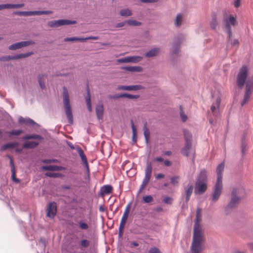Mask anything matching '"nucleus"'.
Returning a JSON list of instances; mask_svg holds the SVG:
<instances>
[{
	"mask_svg": "<svg viewBox=\"0 0 253 253\" xmlns=\"http://www.w3.org/2000/svg\"><path fill=\"white\" fill-rule=\"evenodd\" d=\"M19 143L17 142H11L9 143H7L2 146H1L0 148V150L1 151H3L6 150L7 149H12L15 147H17L19 146Z\"/></svg>",
	"mask_w": 253,
	"mask_h": 253,
	"instance_id": "obj_24",
	"label": "nucleus"
},
{
	"mask_svg": "<svg viewBox=\"0 0 253 253\" xmlns=\"http://www.w3.org/2000/svg\"><path fill=\"white\" fill-rule=\"evenodd\" d=\"M24 6V3L12 4V8H19Z\"/></svg>",
	"mask_w": 253,
	"mask_h": 253,
	"instance_id": "obj_63",
	"label": "nucleus"
},
{
	"mask_svg": "<svg viewBox=\"0 0 253 253\" xmlns=\"http://www.w3.org/2000/svg\"><path fill=\"white\" fill-rule=\"evenodd\" d=\"M211 27L212 29H215L218 25V22L216 17H213L210 23Z\"/></svg>",
	"mask_w": 253,
	"mask_h": 253,
	"instance_id": "obj_46",
	"label": "nucleus"
},
{
	"mask_svg": "<svg viewBox=\"0 0 253 253\" xmlns=\"http://www.w3.org/2000/svg\"><path fill=\"white\" fill-rule=\"evenodd\" d=\"M126 23L129 25L131 26H138L141 25V22L137 21L135 20L130 19L126 21Z\"/></svg>",
	"mask_w": 253,
	"mask_h": 253,
	"instance_id": "obj_43",
	"label": "nucleus"
},
{
	"mask_svg": "<svg viewBox=\"0 0 253 253\" xmlns=\"http://www.w3.org/2000/svg\"><path fill=\"white\" fill-rule=\"evenodd\" d=\"M39 145V142L36 141H25L22 145V148H16L15 152L21 153L23 151V149H33L37 147Z\"/></svg>",
	"mask_w": 253,
	"mask_h": 253,
	"instance_id": "obj_12",
	"label": "nucleus"
},
{
	"mask_svg": "<svg viewBox=\"0 0 253 253\" xmlns=\"http://www.w3.org/2000/svg\"><path fill=\"white\" fill-rule=\"evenodd\" d=\"M33 54L34 52L33 51H30L27 53L17 54L14 55H4L0 57V61L2 62H6L11 60H18L28 57Z\"/></svg>",
	"mask_w": 253,
	"mask_h": 253,
	"instance_id": "obj_6",
	"label": "nucleus"
},
{
	"mask_svg": "<svg viewBox=\"0 0 253 253\" xmlns=\"http://www.w3.org/2000/svg\"><path fill=\"white\" fill-rule=\"evenodd\" d=\"M68 177L69 178H70L71 180L73 182L79 181V179H78V178L77 177V176H74V175L72 176V175H71V174H69L68 176Z\"/></svg>",
	"mask_w": 253,
	"mask_h": 253,
	"instance_id": "obj_60",
	"label": "nucleus"
},
{
	"mask_svg": "<svg viewBox=\"0 0 253 253\" xmlns=\"http://www.w3.org/2000/svg\"><path fill=\"white\" fill-rule=\"evenodd\" d=\"M85 169H86L87 175H89V165L87 162V160L85 155L84 154L82 149L79 146H77L76 148Z\"/></svg>",
	"mask_w": 253,
	"mask_h": 253,
	"instance_id": "obj_10",
	"label": "nucleus"
},
{
	"mask_svg": "<svg viewBox=\"0 0 253 253\" xmlns=\"http://www.w3.org/2000/svg\"><path fill=\"white\" fill-rule=\"evenodd\" d=\"M182 21V15L181 13H178L177 15L176 19L174 21V24L176 27H179L181 26Z\"/></svg>",
	"mask_w": 253,
	"mask_h": 253,
	"instance_id": "obj_40",
	"label": "nucleus"
},
{
	"mask_svg": "<svg viewBox=\"0 0 253 253\" xmlns=\"http://www.w3.org/2000/svg\"><path fill=\"white\" fill-rule=\"evenodd\" d=\"M78 223L79 227L83 230H87L88 228V225L83 220H80Z\"/></svg>",
	"mask_w": 253,
	"mask_h": 253,
	"instance_id": "obj_47",
	"label": "nucleus"
},
{
	"mask_svg": "<svg viewBox=\"0 0 253 253\" xmlns=\"http://www.w3.org/2000/svg\"><path fill=\"white\" fill-rule=\"evenodd\" d=\"M35 42L32 40L22 41L12 44L9 46L8 49L11 50H15L23 47L35 44Z\"/></svg>",
	"mask_w": 253,
	"mask_h": 253,
	"instance_id": "obj_8",
	"label": "nucleus"
},
{
	"mask_svg": "<svg viewBox=\"0 0 253 253\" xmlns=\"http://www.w3.org/2000/svg\"><path fill=\"white\" fill-rule=\"evenodd\" d=\"M87 95L85 97L86 106L88 112H91L92 110L91 102V96L89 87L87 86L86 88Z\"/></svg>",
	"mask_w": 253,
	"mask_h": 253,
	"instance_id": "obj_26",
	"label": "nucleus"
},
{
	"mask_svg": "<svg viewBox=\"0 0 253 253\" xmlns=\"http://www.w3.org/2000/svg\"><path fill=\"white\" fill-rule=\"evenodd\" d=\"M120 14L122 16L127 17L132 15V12L128 8L123 9L120 10Z\"/></svg>",
	"mask_w": 253,
	"mask_h": 253,
	"instance_id": "obj_39",
	"label": "nucleus"
},
{
	"mask_svg": "<svg viewBox=\"0 0 253 253\" xmlns=\"http://www.w3.org/2000/svg\"><path fill=\"white\" fill-rule=\"evenodd\" d=\"M180 118L181 119V121L183 122H185L187 119V116L184 114L183 111V109H182V107H181V106H180Z\"/></svg>",
	"mask_w": 253,
	"mask_h": 253,
	"instance_id": "obj_48",
	"label": "nucleus"
},
{
	"mask_svg": "<svg viewBox=\"0 0 253 253\" xmlns=\"http://www.w3.org/2000/svg\"><path fill=\"white\" fill-rule=\"evenodd\" d=\"M101 190L102 194H109L112 192L113 187L110 185H105L102 187Z\"/></svg>",
	"mask_w": 253,
	"mask_h": 253,
	"instance_id": "obj_36",
	"label": "nucleus"
},
{
	"mask_svg": "<svg viewBox=\"0 0 253 253\" xmlns=\"http://www.w3.org/2000/svg\"><path fill=\"white\" fill-rule=\"evenodd\" d=\"M125 227H123V226H119V235H118V236H119V238H122L123 237V230H124V228Z\"/></svg>",
	"mask_w": 253,
	"mask_h": 253,
	"instance_id": "obj_61",
	"label": "nucleus"
},
{
	"mask_svg": "<svg viewBox=\"0 0 253 253\" xmlns=\"http://www.w3.org/2000/svg\"><path fill=\"white\" fill-rule=\"evenodd\" d=\"M39 243L41 244L42 247L45 249L46 245V241L45 238L42 237L39 240Z\"/></svg>",
	"mask_w": 253,
	"mask_h": 253,
	"instance_id": "obj_54",
	"label": "nucleus"
},
{
	"mask_svg": "<svg viewBox=\"0 0 253 253\" xmlns=\"http://www.w3.org/2000/svg\"><path fill=\"white\" fill-rule=\"evenodd\" d=\"M23 132L22 129H13L9 132V135L11 136H18Z\"/></svg>",
	"mask_w": 253,
	"mask_h": 253,
	"instance_id": "obj_44",
	"label": "nucleus"
},
{
	"mask_svg": "<svg viewBox=\"0 0 253 253\" xmlns=\"http://www.w3.org/2000/svg\"><path fill=\"white\" fill-rule=\"evenodd\" d=\"M148 253H160L159 249L156 247L151 248L148 251Z\"/></svg>",
	"mask_w": 253,
	"mask_h": 253,
	"instance_id": "obj_58",
	"label": "nucleus"
},
{
	"mask_svg": "<svg viewBox=\"0 0 253 253\" xmlns=\"http://www.w3.org/2000/svg\"><path fill=\"white\" fill-rule=\"evenodd\" d=\"M121 69L125 70L129 72H140L142 71V68L140 66H124L122 67Z\"/></svg>",
	"mask_w": 253,
	"mask_h": 253,
	"instance_id": "obj_28",
	"label": "nucleus"
},
{
	"mask_svg": "<svg viewBox=\"0 0 253 253\" xmlns=\"http://www.w3.org/2000/svg\"><path fill=\"white\" fill-rule=\"evenodd\" d=\"M182 41V37L181 36H177L175 37L173 41L172 51L173 55H177L180 51V46Z\"/></svg>",
	"mask_w": 253,
	"mask_h": 253,
	"instance_id": "obj_11",
	"label": "nucleus"
},
{
	"mask_svg": "<svg viewBox=\"0 0 253 253\" xmlns=\"http://www.w3.org/2000/svg\"><path fill=\"white\" fill-rule=\"evenodd\" d=\"M185 190V203H187L189 201L193 190V186L191 184H188Z\"/></svg>",
	"mask_w": 253,
	"mask_h": 253,
	"instance_id": "obj_25",
	"label": "nucleus"
},
{
	"mask_svg": "<svg viewBox=\"0 0 253 253\" xmlns=\"http://www.w3.org/2000/svg\"><path fill=\"white\" fill-rule=\"evenodd\" d=\"M47 77V76L45 74L39 75L38 76V80L41 89H43L45 88V84L44 79Z\"/></svg>",
	"mask_w": 253,
	"mask_h": 253,
	"instance_id": "obj_35",
	"label": "nucleus"
},
{
	"mask_svg": "<svg viewBox=\"0 0 253 253\" xmlns=\"http://www.w3.org/2000/svg\"><path fill=\"white\" fill-rule=\"evenodd\" d=\"M208 176L207 172L205 169H202L198 174L196 182L207 183Z\"/></svg>",
	"mask_w": 253,
	"mask_h": 253,
	"instance_id": "obj_22",
	"label": "nucleus"
},
{
	"mask_svg": "<svg viewBox=\"0 0 253 253\" xmlns=\"http://www.w3.org/2000/svg\"><path fill=\"white\" fill-rule=\"evenodd\" d=\"M143 87L141 85H119L118 86V89L124 90H138L142 89Z\"/></svg>",
	"mask_w": 253,
	"mask_h": 253,
	"instance_id": "obj_18",
	"label": "nucleus"
},
{
	"mask_svg": "<svg viewBox=\"0 0 253 253\" xmlns=\"http://www.w3.org/2000/svg\"><path fill=\"white\" fill-rule=\"evenodd\" d=\"M90 245V241L87 239H83L80 243V248L82 250L87 248Z\"/></svg>",
	"mask_w": 253,
	"mask_h": 253,
	"instance_id": "obj_38",
	"label": "nucleus"
},
{
	"mask_svg": "<svg viewBox=\"0 0 253 253\" xmlns=\"http://www.w3.org/2000/svg\"><path fill=\"white\" fill-rule=\"evenodd\" d=\"M56 204L55 202L50 203L47 209V216L53 218L56 214Z\"/></svg>",
	"mask_w": 253,
	"mask_h": 253,
	"instance_id": "obj_15",
	"label": "nucleus"
},
{
	"mask_svg": "<svg viewBox=\"0 0 253 253\" xmlns=\"http://www.w3.org/2000/svg\"><path fill=\"white\" fill-rule=\"evenodd\" d=\"M117 62L119 63H130L129 56L126 57L124 58H119L117 60Z\"/></svg>",
	"mask_w": 253,
	"mask_h": 253,
	"instance_id": "obj_53",
	"label": "nucleus"
},
{
	"mask_svg": "<svg viewBox=\"0 0 253 253\" xmlns=\"http://www.w3.org/2000/svg\"><path fill=\"white\" fill-rule=\"evenodd\" d=\"M19 122L21 124L25 123L30 124L31 125H36L37 126H39L37 123L29 118H24L22 117H20L19 118Z\"/></svg>",
	"mask_w": 253,
	"mask_h": 253,
	"instance_id": "obj_31",
	"label": "nucleus"
},
{
	"mask_svg": "<svg viewBox=\"0 0 253 253\" xmlns=\"http://www.w3.org/2000/svg\"><path fill=\"white\" fill-rule=\"evenodd\" d=\"M131 204V202L129 203L127 205V206L126 208L125 211L124 212V214L123 215V216L122 217L121 222L120 224V226H121V227L122 226L125 227V226L126 225V223L128 216V213H129V212L130 211Z\"/></svg>",
	"mask_w": 253,
	"mask_h": 253,
	"instance_id": "obj_19",
	"label": "nucleus"
},
{
	"mask_svg": "<svg viewBox=\"0 0 253 253\" xmlns=\"http://www.w3.org/2000/svg\"><path fill=\"white\" fill-rule=\"evenodd\" d=\"M122 97H123V98H127L130 99H134L138 98L139 97V95L130 94L125 92V93H122Z\"/></svg>",
	"mask_w": 253,
	"mask_h": 253,
	"instance_id": "obj_42",
	"label": "nucleus"
},
{
	"mask_svg": "<svg viewBox=\"0 0 253 253\" xmlns=\"http://www.w3.org/2000/svg\"><path fill=\"white\" fill-rule=\"evenodd\" d=\"M227 44H231L233 46H237L239 44V41L237 39H234L233 41H232V40H230V42H228V37L227 38Z\"/></svg>",
	"mask_w": 253,
	"mask_h": 253,
	"instance_id": "obj_55",
	"label": "nucleus"
},
{
	"mask_svg": "<svg viewBox=\"0 0 253 253\" xmlns=\"http://www.w3.org/2000/svg\"><path fill=\"white\" fill-rule=\"evenodd\" d=\"M139 246L138 243L136 241H132L130 243V248H132L133 247H136Z\"/></svg>",
	"mask_w": 253,
	"mask_h": 253,
	"instance_id": "obj_64",
	"label": "nucleus"
},
{
	"mask_svg": "<svg viewBox=\"0 0 253 253\" xmlns=\"http://www.w3.org/2000/svg\"><path fill=\"white\" fill-rule=\"evenodd\" d=\"M222 182H216L211 196L212 201L215 202L218 200L222 192Z\"/></svg>",
	"mask_w": 253,
	"mask_h": 253,
	"instance_id": "obj_9",
	"label": "nucleus"
},
{
	"mask_svg": "<svg viewBox=\"0 0 253 253\" xmlns=\"http://www.w3.org/2000/svg\"><path fill=\"white\" fill-rule=\"evenodd\" d=\"M7 157L10 159V165L11 166V170L12 173L11 179L14 182L18 183L20 182V179L16 178V177L15 167L12 158L10 156H8Z\"/></svg>",
	"mask_w": 253,
	"mask_h": 253,
	"instance_id": "obj_17",
	"label": "nucleus"
},
{
	"mask_svg": "<svg viewBox=\"0 0 253 253\" xmlns=\"http://www.w3.org/2000/svg\"><path fill=\"white\" fill-rule=\"evenodd\" d=\"M224 30L228 35V42L231 40L232 37V32L231 26H235L237 25L238 22L236 18L232 15H230L224 18Z\"/></svg>",
	"mask_w": 253,
	"mask_h": 253,
	"instance_id": "obj_4",
	"label": "nucleus"
},
{
	"mask_svg": "<svg viewBox=\"0 0 253 253\" xmlns=\"http://www.w3.org/2000/svg\"><path fill=\"white\" fill-rule=\"evenodd\" d=\"M13 14L19 16H31L34 15H41L42 14V10L36 11H16L13 12Z\"/></svg>",
	"mask_w": 253,
	"mask_h": 253,
	"instance_id": "obj_13",
	"label": "nucleus"
},
{
	"mask_svg": "<svg viewBox=\"0 0 253 253\" xmlns=\"http://www.w3.org/2000/svg\"><path fill=\"white\" fill-rule=\"evenodd\" d=\"M22 139L23 140L37 139L42 140L43 138L40 134H27L24 135Z\"/></svg>",
	"mask_w": 253,
	"mask_h": 253,
	"instance_id": "obj_29",
	"label": "nucleus"
},
{
	"mask_svg": "<svg viewBox=\"0 0 253 253\" xmlns=\"http://www.w3.org/2000/svg\"><path fill=\"white\" fill-rule=\"evenodd\" d=\"M109 98L110 99H119L121 98H123L122 93L116 94L113 95H109Z\"/></svg>",
	"mask_w": 253,
	"mask_h": 253,
	"instance_id": "obj_57",
	"label": "nucleus"
},
{
	"mask_svg": "<svg viewBox=\"0 0 253 253\" xmlns=\"http://www.w3.org/2000/svg\"><path fill=\"white\" fill-rule=\"evenodd\" d=\"M192 147V143L189 142H185L184 147L181 149V154L186 157L189 155L190 150Z\"/></svg>",
	"mask_w": 253,
	"mask_h": 253,
	"instance_id": "obj_30",
	"label": "nucleus"
},
{
	"mask_svg": "<svg viewBox=\"0 0 253 253\" xmlns=\"http://www.w3.org/2000/svg\"><path fill=\"white\" fill-rule=\"evenodd\" d=\"M239 194V189L234 188L232 190L230 201L224 209V213L226 215L230 214L234 209L237 207L241 199V197L238 196Z\"/></svg>",
	"mask_w": 253,
	"mask_h": 253,
	"instance_id": "obj_3",
	"label": "nucleus"
},
{
	"mask_svg": "<svg viewBox=\"0 0 253 253\" xmlns=\"http://www.w3.org/2000/svg\"><path fill=\"white\" fill-rule=\"evenodd\" d=\"M248 69L246 66H243L240 69L237 76L236 83L239 88H242L246 82L245 92L243 100L241 103L242 106H243L248 102L250 98V96L253 91V77H249Z\"/></svg>",
	"mask_w": 253,
	"mask_h": 253,
	"instance_id": "obj_1",
	"label": "nucleus"
},
{
	"mask_svg": "<svg viewBox=\"0 0 253 253\" xmlns=\"http://www.w3.org/2000/svg\"><path fill=\"white\" fill-rule=\"evenodd\" d=\"M171 199L169 197H166L163 199V202L167 204H171Z\"/></svg>",
	"mask_w": 253,
	"mask_h": 253,
	"instance_id": "obj_62",
	"label": "nucleus"
},
{
	"mask_svg": "<svg viewBox=\"0 0 253 253\" xmlns=\"http://www.w3.org/2000/svg\"><path fill=\"white\" fill-rule=\"evenodd\" d=\"M200 211L201 210L198 209L196 215L197 222L194 226L192 242L191 246L192 253H200L203 250L202 243L204 240V237L201 226L198 223Z\"/></svg>",
	"mask_w": 253,
	"mask_h": 253,
	"instance_id": "obj_2",
	"label": "nucleus"
},
{
	"mask_svg": "<svg viewBox=\"0 0 253 253\" xmlns=\"http://www.w3.org/2000/svg\"><path fill=\"white\" fill-rule=\"evenodd\" d=\"M130 122L131 127L132 131V141L133 143L134 144L137 141V131L136 127L134 125L133 122L132 120L130 121Z\"/></svg>",
	"mask_w": 253,
	"mask_h": 253,
	"instance_id": "obj_34",
	"label": "nucleus"
},
{
	"mask_svg": "<svg viewBox=\"0 0 253 253\" xmlns=\"http://www.w3.org/2000/svg\"><path fill=\"white\" fill-rule=\"evenodd\" d=\"M224 169V163L222 162L216 168L217 179L216 182H222V172Z\"/></svg>",
	"mask_w": 253,
	"mask_h": 253,
	"instance_id": "obj_21",
	"label": "nucleus"
},
{
	"mask_svg": "<svg viewBox=\"0 0 253 253\" xmlns=\"http://www.w3.org/2000/svg\"><path fill=\"white\" fill-rule=\"evenodd\" d=\"M64 110L69 125L73 124V116L67 89L64 87Z\"/></svg>",
	"mask_w": 253,
	"mask_h": 253,
	"instance_id": "obj_5",
	"label": "nucleus"
},
{
	"mask_svg": "<svg viewBox=\"0 0 253 253\" xmlns=\"http://www.w3.org/2000/svg\"><path fill=\"white\" fill-rule=\"evenodd\" d=\"M245 136H243L242 138V145H241V151L243 155L245 154L246 150H247V145L244 141Z\"/></svg>",
	"mask_w": 253,
	"mask_h": 253,
	"instance_id": "obj_45",
	"label": "nucleus"
},
{
	"mask_svg": "<svg viewBox=\"0 0 253 253\" xmlns=\"http://www.w3.org/2000/svg\"><path fill=\"white\" fill-rule=\"evenodd\" d=\"M179 178L178 176H173L170 178V183L172 185H175L178 183V179Z\"/></svg>",
	"mask_w": 253,
	"mask_h": 253,
	"instance_id": "obj_51",
	"label": "nucleus"
},
{
	"mask_svg": "<svg viewBox=\"0 0 253 253\" xmlns=\"http://www.w3.org/2000/svg\"><path fill=\"white\" fill-rule=\"evenodd\" d=\"M221 102V99L219 97H218L216 99V102L215 104H213L211 107V110L212 113H215L216 111V107L218 108L219 107L220 104Z\"/></svg>",
	"mask_w": 253,
	"mask_h": 253,
	"instance_id": "obj_37",
	"label": "nucleus"
},
{
	"mask_svg": "<svg viewBox=\"0 0 253 253\" xmlns=\"http://www.w3.org/2000/svg\"><path fill=\"white\" fill-rule=\"evenodd\" d=\"M143 201L145 203H149L153 201V198L151 195H147L143 197Z\"/></svg>",
	"mask_w": 253,
	"mask_h": 253,
	"instance_id": "obj_49",
	"label": "nucleus"
},
{
	"mask_svg": "<svg viewBox=\"0 0 253 253\" xmlns=\"http://www.w3.org/2000/svg\"><path fill=\"white\" fill-rule=\"evenodd\" d=\"M45 175L49 177L56 178L59 177L60 174L58 173L47 172L45 173Z\"/></svg>",
	"mask_w": 253,
	"mask_h": 253,
	"instance_id": "obj_50",
	"label": "nucleus"
},
{
	"mask_svg": "<svg viewBox=\"0 0 253 253\" xmlns=\"http://www.w3.org/2000/svg\"><path fill=\"white\" fill-rule=\"evenodd\" d=\"M2 10L5 8H12V3L1 4Z\"/></svg>",
	"mask_w": 253,
	"mask_h": 253,
	"instance_id": "obj_59",
	"label": "nucleus"
},
{
	"mask_svg": "<svg viewBox=\"0 0 253 253\" xmlns=\"http://www.w3.org/2000/svg\"><path fill=\"white\" fill-rule=\"evenodd\" d=\"M42 169L43 170L47 171H59L63 169V167L55 165H46L42 166Z\"/></svg>",
	"mask_w": 253,
	"mask_h": 253,
	"instance_id": "obj_27",
	"label": "nucleus"
},
{
	"mask_svg": "<svg viewBox=\"0 0 253 253\" xmlns=\"http://www.w3.org/2000/svg\"><path fill=\"white\" fill-rule=\"evenodd\" d=\"M48 25L50 27H58L63 25V19L58 20H52L48 22Z\"/></svg>",
	"mask_w": 253,
	"mask_h": 253,
	"instance_id": "obj_32",
	"label": "nucleus"
},
{
	"mask_svg": "<svg viewBox=\"0 0 253 253\" xmlns=\"http://www.w3.org/2000/svg\"><path fill=\"white\" fill-rule=\"evenodd\" d=\"M95 112L97 119L98 120L102 119L104 114V105L101 101L96 105Z\"/></svg>",
	"mask_w": 253,
	"mask_h": 253,
	"instance_id": "obj_20",
	"label": "nucleus"
},
{
	"mask_svg": "<svg viewBox=\"0 0 253 253\" xmlns=\"http://www.w3.org/2000/svg\"><path fill=\"white\" fill-rule=\"evenodd\" d=\"M78 186L76 185H64V190H69L70 195L68 196L70 203H77L78 199L76 197V194L78 191Z\"/></svg>",
	"mask_w": 253,
	"mask_h": 253,
	"instance_id": "obj_7",
	"label": "nucleus"
},
{
	"mask_svg": "<svg viewBox=\"0 0 253 253\" xmlns=\"http://www.w3.org/2000/svg\"><path fill=\"white\" fill-rule=\"evenodd\" d=\"M183 134L185 140V142H189L192 143V133L186 129H184Z\"/></svg>",
	"mask_w": 253,
	"mask_h": 253,
	"instance_id": "obj_33",
	"label": "nucleus"
},
{
	"mask_svg": "<svg viewBox=\"0 0 253 253\" xmlns=\"http://www.w3.org/2000/svg\"><path fill=\"white\" fill-rule=\"evenodd\" d=\"M207 189V183L196 182L194 192L195 194L201 195Z\"/></svg>",
	"mask_w": 253,
	"mask_h": 253,
	"instance_id": "obj_14",
	"label": "nucleus"
},
{
	"mask_svg": "<svg viewBox=\"0 0 253 253\" xmlns=\"http://www.w3.org/2000/svg\"><path fill=\"white\" fill-rule=\"evenodd\" d=\"M143 130H144V137H150V132L147 127V123H146L144 125Z\"/></svg>",
	"mask_w": 253,
	"mask_h": 253,
	"instance_id": "obj_52",
	"label": "nucleus"
},
{
	"mask_svg": "<svg viewBox=\"0 0 253 253\" xmlns=\"http://www.w3.org/2000/svg\"><path fill=\"white\" fill-rule=\"evenodd\" d=\"M129 62L136 63L142 60L143 57L140 56H129Z\"/></svg>",
	"mask_w": 253,
	"mask_h": 253,
	"instance_id": "obj_41",
	"label": "nucleus"
},
{
	"mask_svg": "<svg viewBox=\"0 0 253 253\" xmlns=\"http://www.w3.org/2000/svg\"><path fill=\"white\" fill-rule=\"evenodd\" d=\"M160 52V48L159 47H154L145 53V56L147 58H151L157 56Z\"/></svg>",
	"mask_w": 253,
	"mask_h": 253,
	"instance_id": "obj_23",
	"label": "nucleus"
},
{
	"mask_svg": "<svg viewBox=\"0 0 253 253\" xmlns=\"http://www.w3.org/2000/svg\"><path fill=\"white\" fill-rule=\"evenodd\" d=\"M152 170V167L151 164L147 163L145 170V177L143 178L142 182L146 184L148 183L151 176Z\"/></svg>",
	"mask_w": 253,
	"mask_h": 253,
	"instance_id": "obj_16",
	"label": "nucleus"
},
{
	"mask_svg": "<svg viewBox=\"0 0 253 253\" xmlns=\"http://www.w3.org/2000/svg\"><path fill=\"white\" fill-rule=\"evenodd\" d=\"M76 23H77V21H76V20L64 19V26L68 25L75 24Z\"/></svg>",
	"mask_w": 253,
	"mask_h": 253,
	"instance_id": "obj_56",
	"label": "nucleus"
}]
</instances>
